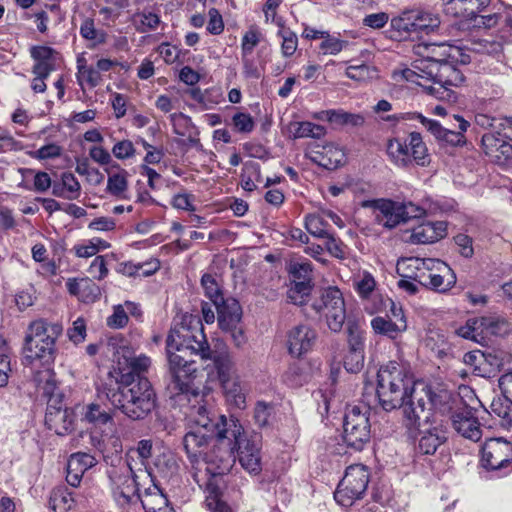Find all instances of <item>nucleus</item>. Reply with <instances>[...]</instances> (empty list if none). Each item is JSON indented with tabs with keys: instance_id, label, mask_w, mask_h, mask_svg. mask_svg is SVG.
Masks as SVG:
<instances>
[{
	"instance_id": "2f4dec72",
	"label": "nucleus",
	"mask_w": 512,
	"mask_h": 512,
	"mask_svg": "<svg viewBox=\"0 0 512 512\" xmlns=\"http://www.w3.org/2000/svg\"><path fill=\"white\" fill-rule=\"evenodd\" d=\"M485 368L480 370L482 377L489 378L499 372L505 366L512 364V353L501 348H494L484 351Z\"/></svg>"
},
{
	"instance_id": "79ce46f5",
	"label": "nucleus",
	"mask_w": 512,
	"mask_h": 512,
	"mask_svg": "<svg viewBox=\"0 0 512 512\" xmlns=\"http://www.w3.org/2000/svg\"><path fill=\"white\" fill-rule=\"evenodd\" d=\"M387 154L391 161L399 167H408L411 165L410 153H408V144L400 139H391L387 144Z\"/></svg>"
},
{
	"instance_id": "8fccbe9b",
	"label": "nucleus",
	"mask_w": 512,
	"mask_h": 512,
	"mask_svg": "<svg viewBox=\"0 0 512 512\" xmlns=\"http://www.w3.org/2000/svg\"><path fill=\"white\" fill-rule=\"evenodd\" d=\"M312 291V283L309 281H293L288 290L287 297L295 305H304Z\"/></svg>"
},
{
	"instance_id": "72a5a7b5",
	"label": "nucleus",
	"mask_w": 512,
	"mask_h": 512,
	"mask_svg": "<svg viewBox=\"0 0 512 512\" xmlns=\"http://www.w3.org/2000/svg\"><path fill=\"white\" fill-rule=\"evenodd\" d=\"M33 382L38 391H40L44 397L48 398V405L51 404L52 401L56 402L54 397L57 396L56 392L58 387L55 373L50 365H46L44 369L36 371L33 375Z\"/></svg>"
},
{
	"instance_id": "473e14b6",
	"label": "nucleus",
	"mask_w": 512,
	"mask_h": 512,
	"mask_svg": "<svg viewBox=\"0 0 512 512\" xmlns=\"http://www.w3.org/2000/svg\"><path fill=\"white\" fill-rule=\"evenodd\" d=\"M387 306H389L387 319H392V321L396 323L407 324V320L402 307L389 298L384 299L380 295L373 296V298L368 300L366 303L365 310L369 314H375L383 311Z\"/></svg>"
},
{
	"instance_id": "423d86ee",
	"label": "nucleus",
	"mask_w": 512,
	"mask_h": 512,
	"mask_svg": "<svg viewBox=\"0 0 512 512\" xmlns=\"http://www.w3.org/2000/svg\"><path fill=\"white\" fill-rule=\"evenodd\" d=\"M214 366L227 406L231 409H245L248 389L237 374L231 356L222 354L215 357Z\"/></svg>"
},
{
	"instance_id": "864d4df0",
	"label": "nucleus",
	"mask_w": 512,
	"mask_h": 512,
	"mask_svg": "<svg viewBox=\"0 0 512 512\" xmlns=\"http://www.w3.org/2000/svg\"><path fill=\"white\" fill-rule=\"evenodd\" d=\"M406 119V120H418L426 129L434 135L437 139L441 140L442 137H445V133L447 128H444L439 122L428 119L420 113H405L402 114L397 119Z\"/></svg>"
},
{
	"instance_id": "4d7b16f0",
	"label": "nucleus",
	"mask_w": 512,
	"mask_h": 512,
	"mask_svg": "<svg viewBox=\"0 0 512 512\" xmlns=\"http://www.w3.org/2000/svg\"><path fill=\"white\" fill-rule=\"evenodd\" d=\"M442 441L443 438L437 433L436 429L428 430L419 439L418 451L425 455L434 454Z\"/></svg>"
},
{
	"instance_id": "7ed1b4c3",
	"label": "nucleus",
	"mask_w": 512,
	"mask_h": 512,
	"mask_svg": "<svg viewBox=\"0 0 512 512\" xmlns=\"http://www.w3.org/2000/svg\"><path fill=\"white\" fill-rule=\"evenodd\" d=\"M412 400L405 406V426L418 429L430 421L432 410L440 414L453 413L458 397L445 389H433L424 382L414 388Z\"/></svg>"
},
{
	"instance_id": "a18cd8bd",
	"label": "nucleus",
	"mask_w": 512,
	"mask_h": 512,
	"mask_svg": "<svg viewBox=\"0 0 512 512\" xmlns=\"http://www.w3.org/2000/svg\"><path fill=\"white\" fill-rule=\"evenodd\" d=\"M71 493L65 487L54 488L50 494L49 506L55 512H67L73 506Z\"/></svg>"
},
{
	"instance_id": "412c9836",
	"label": "nucleus",
	"mask_w": 512,
	"mask_h": 512,
	"mask_svg": "<svg viewBox=\"0 0 512 512\" xmlns=\"http://www.w3.org/2000/svg\"><path fill=\"white\" fill-rule=\"evenodd\" d=\"M347 330L348 351L343 364L348 372L357 373L364 365V336L355 324H349Z\"/></svg>"
},
{
	"instance_id": "603ef678",
	"label": "nucleus",
	"mask_w": 512,
	"mask_h": 512,
	"mask_svg": "<svg viewBox=\"0 0 512 512\" xmlns=\"http://www.w3.org/2000/svg\"><path fill=\"white\" fill-rule=\"evenodd\" d=\"M481 329L483 330L484 343L488 336L501 335L507 332V322L500 317H480Z\"/></svg>"
},
{
	"instance_id": "a19ab883",
	"label": "nucleus",
	"mask_w": 512,
	"mask_h": 512,
	"mask_svg": "<svg viewBox=\"0 0 512 512\" xmlns=\"http://www.w3.org/2000/svg\"><path fill=\"white\" fill-rule=\"evenodd\" d=\"M409 146L411 149V164L414 162L419 166L425 167L430 163V155L427 147L423 142L422 136L418 132L409 134Z\"/></svg>"
},
{
	"instance_id": "e2e57ef3",
	"label": "nucleus",
	"mask_w": 512,
	"mask_h": 512,
	"mask_svg": "<svg viewBox=\"0 0 512 512\" xmlns=\"http://www.w3.org/2000/svg\"><path fill=\"white\" fill-rule=\"evenodd\" d=\"M201 284L204 289L205 295L211 300L214 306L225 301L221 295L220 288L215 278L210 274L202 276Z\"/></svg>"
},
{
	"instance_id": "2eb2a0df",
	"label": "nucleus",
	"mask_w": 512,
	"mask_h": 512,
	"mask_svg": "<svg viewBox=\"0 0 512 512\" xmlns=\"http://www.w3.org/2000/svg\"><path fill=\"white\" fill-rule=\"evenodd\" d=\"M504 133L501 134L499 131L487 132L482 136V146L485 154L498 165L506 166L512 164V144L507 139L510 135L506 131L508 128L512 129V122L508 119L504 123H500Z\"/></svg>"
},
{
	"instance_id": "e433bc0d",
	"label": "nucleus",
	"mask_w": 512,
	"mask_h": 512,
	"mask_svg": "<svg viewBox=\"0 0 512 512\" xmlns=\"http://www.w3.org/2000/svg\"><path fill=\"white\" fill-rule=\"evenodd\" d=\"M440 207L431 201H426L422 205L413 202H400V211L403 214V223L410 219L420 218L426 215H435Z\"/></svg>"
},
{
	"instance_id": "052dcab7",
	"label": "nucleus",
	"mask_w": 512,
	"mask_h": 512,
	"mask_svg": "<svg viewBox=\"0 0 512 512\" xmlns=\"http://www.w3.org/2000/svg\"><path fill=\"white\" fill-rule=\"evenodd\" d=\"M354 287L361 298L368 299L375 290L376 281L370 273L363 272L355 278Z\"/></svg>"
},
{
	"instance_id": "aec40b11",
	"label": "nucleus",
	"mask_w": 512,
	"mask_h": 512,
	"mask_svg": "<svg viewBox=\"0 0 512 512\" xmlns=\"http://www.w3.org/2000/svg\"><path fill=\"white\" fill-rule=\"evenodd\" d=\"M428 265L430 266L425 274L426 279L421 285L438 292H445L454 286L456 276L445 262L431 258Z\"/></svg>"
},
{
	"instance_id": "f03ea898",
	"label": "nucleus",
	"mask_w": 512,
	"mask_h": 512,
	"mask_svg": "<svg viewBox=\"0 0 512 512\" xmlns=\"http://www.w3.org/2000/svg\"><path fill=\"white\" fill-rule=\"evenodd\" d=\"M415 382L409 368L396 361L380 367L377 374V396L384 410L402 409L405 422V406L412 400Z\"/></svg>"
},
{
	"instance_id": "58836bf2",
	"label": "nucleus",
	"mask_w": 512,
	"mask_h": 512,
	"mask_svg": "<svg viewBox=\"0 0 512 512\" xmlns=\"http://www.w3.org/2000/svg\"><path fill=\"white\" fill-rule=\"evenodd\" d=\"M170 121L175 134L187 137L192 144H196L198 131L191 118L183 113H173L170 115Z\"/></svg>"
},
{
	"instance_id": "6ab92c4d",
	"label": "nucleus",
	"mask_w": 512,
	"mask_h": 512,
	"mask_svg": "<svg viewBox=\"0 0 512 512\" xmlns=\"http://www.w3.org/2000/svg\"><path fill=\"white\" fill-rule=\"evenodd\" d=\"M362 206L372 208L375 222L386 229H393L403 223L400 202L382 198L364 201Z\"/></svg>"
},
{
	"instance_id": "4c0bfd02",
	"label": "nucleus",
	"mask_w": 512,
	"mask_h": 512,
	"mask_svg": "<svg viewBox=\"0 0 512 512\" xmlns=\"http://www.w3.org/2000/svg\"><path fill=\"white\" fill-rule=\"evenodd\" d=\"M371 327L376 334L396 339L407 330L408 325L396 323L386 317L377 316L371 320Z\"/></svg>"
},
{
	"instance_id": "774afa93",
	"label": "nucleus",
	"mask_w": 512,
	"mask_h": 512,
	"mask_svg": "<svg viewBox=\"0 0 512 512\" xmlns=\"http://www.w3.org/2000/svg\"><path fill=\"white\" fill-rule=\"evenodd\" d=\"M283 380L290 387H299L307 382L308 374L299 365H291L283 375Z\"/></svg>"
},
{
	"instance_id": "680f3d73",
	"label": "nucleus",
	"mask_w": 512,
	"mask_h": 512,
	"mask_svg": "<svg viewBox=\"0 0 512 512\" xmlns=\"http://www.w3.org/2000/svg\"><path fill=\"white\" fill-rule=\"evenodd\" d=\"M205 504L210 512H233L225 501L221 499L216 487H208Z\"/></svg>"
},
{
	"instance_id": "f8f14e48",
	"label": "nucleus",
	"mask_w": 512,
	"mask_h": 512,
	"mask_svg": "<svg viewBox=\"0 0 512 512\" xmlns=\"http://www.w3.org/2000/svg\"><path fill=\"white\" fill-rule=\"evenodd\" d=\"M221 444L225 446L221 461L224 460V457L230 458L233 451L237 450L239 462L248 473L258 475L261 472V447L256 437L247 439L242 429L239 437H237L235 441L225 439V442Z\"/></svg>"
},
{
	"instance_id": "f3484780",
	"label": "nucleus",
	"mask_w": 512,
	"mask_h": 512,
	"mask_svg": "<svg viewBox=\"0 0 512 512\" xmlns=\"http://www.w3.org/2000/svg\"><path fill=\"white\" fill-rule=\"evenodd\" d=\"M440 21L429 12L410 11L403 13L402 16L393 18L391 26L403 32H425L430 33L438 28Z\"/></svg>"
},
{
	"instance_id": "393cba45",
	"label": "nucleus",
	"mask_w": 512,
	"mask_h": 512,
	"mask_svg": "<svg viewBox=\"0 0 512 512\" xmlns=\"http://www.w3.org/2000/svg\"><path fill=\"white\" fill-rule=\"evenodd\" d=\"M447 235L445 221L422 222L411 229L408 242L411 244H430L443 239Z\"/></svg>"
},
{
	"instance_id": "1a4fd4ad",
	"label": "nucleus",
	"mask_w": 512,
	"mask_h": 512,
	"mask_svg": "<svg viewBox=\"0 0 512 512\" xmlns=\"http://www.w3.org/2000/svg\"><path fill=\"white\" fill-rule=\"evenodd\" d=\"M311 306L316 313L324 317L331 332L338 333L342 330L346 320V308L343 295L337 287L324 289L319 298L313 300Z\"/></svg>"
},
{
	"instance_id": "69168bd1",
	"label": "nucleus",
	"mask_w": 512,
	"mask_h": 512,
	"mask_svg": "<svg viewBox=\"0 0 512 512\" xmlns=\"http://www.w3.org/2000/svg\"><path fill=\"white\" fill-rule=\"evenodd\" d=\"M346 76L352 80L365 82L376 75V70L366 64L350 65L347 67Z\"/></svg>"
},
{
	"instance_id": "5fc2aeb1",
	"label": "nucleus",
	"mask_w": 512,
	"mask_h": 512,
	"mask_svg": "<svg viewBox=\"0 0 512 512\" xmlns=\"http://www.w3.org/2000/svg\"><path fill=\"white\" fill-rule=\"evenodd\" d=\"M329 224L323 215L321 214H308L305 217V228L314 237L324 238L327 236Z\"/></svg>"
},
{
	"instance_id": "9b49d317",
	"label": "nucleus",
	"mask_w": 512,
	"mask_h": 512,
	"mask_svg": "<svg viewBox=\"0 0 512 512\" xmlns=\"http://www.w3.org/2000/svg\"><path fill=\"white\" fill-rule=\"evenodd\" d=\"M369 409L366 406L347 408L343 422V439L348 447L361 450L370 439Z\"/></svg>"
},
{
	"instance_id": "c85d7f7f",
	"label": "nucleus",
	"mask_w": 512,
	"mask_h": 512,
	"mask_svg": "<svg viewBox=\"0 0 512 512\" xmlns=\"http://www.w3.org/2000/svg\"><path fill=\"white\" fill-rule=\"evenodd\" d=\"M215 307L218 314V325L222 331L225 332L241 324L242 308L237 300L226 299Z\"/></svg>"
},
{
	"instance_id": "f704fd0d",
	"label": "nucleus",
	"mask_w": 512,
	"mask_h": 512,
	"mask_svg": "<svg viewBox=\"0 0 512 512\" xmlns=\"http://www.w3.org/2000/svg\"><path fill=\"white\" fill-rule=\"evenodd\" d=\"M33 382L38 391H40L44 397L48 398V405L51 404L52 401L56 402L54 397L57 396L56 392L58 387L55 373L50 365H46L44 369L36 371L33 375Z\"/></svg>"
},
{
	"instance_id": "6e6552de",
	"label": "nucleus",
	"mask_w": 512,
	"mask_h": 512,
	"mask_svg": "<svg viewBox=\"0 0 512 512\" xmlns=\"http://www.w3.org/2000/svg\"><path fill=\"white\" fill-rule=\"evenodd\" d=\"M168 347H181L194 355H200L202 359L211 358V350L203 331V326L198 319H194V324H184L173 327L166 339Z\"/></svg>"
},
{
	"instance_id": "a211bd4d",
	"label": "nucleus",
	"mask_w": 512,
	"mask_h": 512,
	"mask_svg": "<svg viewBox=\"0 0 512 512\" xmlns=\"http://www.w3.org/2000/svg\"><path fill=\"white\" fill-rule=\"evenodd\" d=\"M116 362L120 373V383L129 384L134 381V376H139L148 370L151 360L146 355L134 356L133 351L127 347H121L117 351Z\"/></svg>"
},
{
	"instance_id": "0eeeda50",
	"label": "nucleus",
	"mask_w": 512,
	"mask_h": 512,
	"mask_svg": "<svg viewBox=\"0 0 512 512\" xmlns=\"http://www.w3.org/2000/svg\"><path fill=\"white\" fill-rule=\"evenodd\" d=\"M191 421L195 428H202V431L215 433L217 441L221 444L225 439L235 441L242 431V425L233 416L227 418L224 415H216L206 406L194 407L191 414Z\"/></svg>"
},
{
	"instance_id": "c03bdc74",
	"label": "nucleus",
	"mask_w": 512,
	"mask_h": 512,
	"mask_svg": "<svg viewBox=\"0 0 512 512\" xmlns=\"http://www.w3.org/2000/svg\"><path fill=\"white\" fill-rule=\"evenodd\" d=\"M456 334L464 339L484 344L480 317L469 318L464 325L456 329Z\"/></svg>"
},
{
	"instance_id": "de8ad7c7",
	"label": "nucleus",
	"mask_w": 512,
	"mask_h": 512,
	"mask_svg": "<svg viewBox=\"0 0 512 512\" xmlns=\"http://www.w3.org/2000/svg\"><path fill=\"white\" fill-rule=\"evenodd\" d=\"M132 22L139 33H146L148 31L155 30L159 26L161 20L159 15L151 11H141L133 14Z\"/></svg>"
},
{
	"instance_id": "39448f33",
	"label": "nucleus",
	"mask_w": 512,
	"mask_h": 512,
	"mask_svg": "<svg viewBox=\"0 0 512 512\" xmlns=\"http://www.w3.org/2000/svg\"><path fill=\"white\" fill-rule=\"evenodd\" d=\"M62 332L63 327L59 323L43 319L33 321L25 337L26 358L31 362L40 360L45 365H51L56 358V340Z\"/></svg>"
},
{
	"instance_id": "c756f323",
	"label": "nucleus",
	"mask_w": 512,
	"mask_h": 512,
	"mask_svg": "<svg viewBox=\"0 0 512 512\" xmlns=\"http://www.w3.org/2000/svg\"><path fill=\"white\" fill-rule=\"evenodd\" d=\"M108 173L107 192L117 200H127L128 195V172L119 168L117 164L106 169Z\"/></svg>"
},
{
	"instance_id": "4468645a",
	"label": "nucleus",
	"mask_w": 512,
	"mask_h": 512,
	"mask_svg": "<svg viewBox=\"0 0 512 512\" xmlns=\"http://www.w3.org/2000/svg\"><path fill=\"white\" fill-rule=\"evenodd\" d=\"M484 468L492 471L512 470V443L502 437L486 440L481 451Z\"/></svg>"
},
{
	"instance_id": "338daca9",
	"label": "nucleus",
	"mask_w": 512,
	"mask_h": 512,
	"mask_svg": "<svg viewBox=\"0 0 512 512\" xmlns=\"http://www.w3.org/2000/svg\"><path fill=\"white\" fill-rule=\"evenodd\" d=\"M94 464V457L82 452L72 454L67 463L71 470H77V472L82 473H85V471L91 468Z\"/></svg>"
},
{
	"instance_id": "49530a36",
	"label": "nucleus",
	"mask_w": 512,
	"mask_h": 512,
	"mask_svg": "<svg viewBox=\"0 0 512 512\" xmlns=\"http://www.w3.org/2000/svg\"><path fill=\"white\" fill-rule=\"evenodd\" d=\"M188 94L203 110L212 109L220 102L221 98L220 92L216 89L202 91L200 88H192Z\"/></svg>"
},
{
	"instance_id": "20e7f679",
	"label": "nucleus",
	"mask_w": 512,
	"mask_h": 512,
	"mask_svg": "<svg viewBox=\"0 0 512 512\" xmlns=\"http://www.w3.org/2000/svg\"><path fill=\"white\" fill-rule=\"evenodd\" d=\"M117 390L105 387V398L132 420L143 419L155 406V394L148 379L122 384Z\"/></svg>"
},
{
	"instance_id": "09e8293b",
	"label": "nucleus",
	"mask_w": 512,
	"mask_h": 512,
	"mask_svg": "<svg viewBox=\"0 0 512 512\" xmlns=\"http://www.w3.org/2000/svg\"><path fill=\"white\" fill-rule=\"evenodd\" d=\"M265 39L264 34L257 25H251L241 39V54L252 55L254 49Z\"/></svg>"
},
{
	"instance_id": "13d9d810",
	"label": "nucleus",
	"mask_w": 512,
	"mask_h": 512,
	"mask_svg": "<svg viewBox=\"0 0 512 512\" xmlns=\"http://www.w3.org/2000/svg\"><path fill=\"white\" fill-rule=\"evenodd\" d=\"M278 25L280 26V29L277 32V36L282 39V55L284 57H290L295 53L298 47L297 35L289 28L284 27L282 24L278 23Z\"/></svg>"
},
{
	"instance_id": "6e6d98bb",
	"label": "nucleus",
	"mask_w": 512,
	"mask_h": 512,
	"mask_svg": "<svg viewBox=\"0 0 512 512\" xmlns=\"http://www.w3.org/2000/svg\"><path fill=\"white\" fill-rule=\"evenodd\" d=\"M108 247L109 244L106 241L95 237L81 244L75 245L73 249L76 256L80 258H89L96 255L100 250L107 249Z\"/></svg>"
},
{
	"instance_id": "b1692460",
	"label": "nucleus",
	"mask_w": 512,
	"mask_h": 512,
	"mask_svg": "<svg viewBox=\"0 0 512 512\" xmlns=\"http://www.w3.org/2000/svg\"><path fill=\"white\" fill-rule=\"evenodd\" d=\"M213 437H215V433L202 431V428H194L186 433L183 445L192 462H197L200 458L207 463L214 462L213 457L205 451Z\"/></svg>"
},
{
	"instance_id": "4be33fe9",
	"label": "nucleus",
	"mask_w": 512,
	"mask_h": 512,
	"mask_svg": "<svg viewBox=\"0 0 512 512\" xmlns=\"http://www.w3.org/2000/svg\"><path fill=\"white\" fill-rule=\"evenodd\" d=\"M451 422L453 429L462 437L474 442L481 439V425L470 407L456 409L451 415Z\"/></svg>"
},
{
	"instance_id": "bf43d9fd",
	"label": "nucleus",
	"mask_w": 512,
	"mask_h": 512,
	"mask_svg": "<svg viewBox=\"0 0 512 512\" xmlns=\"http://www.w3.org/2000/svg\"><path fill=\"white\" fill-rule=\"evenodd\" d=\"M77 81L82 87L83 83H87L90 87H96L101 81L100 72L92 67H87L83 64V60L79 59L77 62Z\"/></svg>"
},
{
	"instance_id": "ddd939ff",
	"label": "nucleus",
	"mask_w": 512,
	"mask_h": 512,
	"mask_svg": "<svg viewBox=\"0 0 512 512\" xmlns=\"http://www.w3.org/2000/svg\"><path fill=\"white\" fill-rule=\"evenodd\" d=\"M166 353L169 372L175 388L179 392H187L197 373L196 362L192 358L194 354H190L184 348L168 347L167 345Z\"/></svg>"
},
{
	"instance_id": "9d476101",
	"label": "nucleus",
	"mask_w": 512,
	"mask_h": 512,
	"mask_svg": "<svg viewBox=\"0 0 512 512\" xmlns=\"http://www.w3.org/2000/svg\"><path fill=\"white\" fill-rule=\"evenodd\" d=\"M368 483L369 472L366 466H349L334 493L336 502L341 506L350 507L356 500L362 498Z\"/></svg>"
},
{
	"instance_id": "c9c22d12",
	"label": "nucleus",
	"mask_w": 512,
	"mask_h": 512,
	"mask_svg": "<svg viewBox=\"0 0 512 512\" xmlns=\"http://www.w3.org/2000/svg\"><path fill=\"white\" fill-rule=\"evenodd\" d=\"M491 0H450L446 11L455 17L464 18L482 12Z\"/></svg>"
},
{
	"instance_id": "dca6fc26",
	"label": "nucleus",
	"mask_w": 512,
	"mask_h": 512,
	"mask_svg": "<svg viewBox=\"0 0 512 512\" xmlns=\"http://www.w3.org/2000/svg\"><path fill=\"white\" fill-rule=\"evenodd\" d=\"M110 479L113 498L120 507H125L140 497L137 495L136 481L129 463L113 469Z\"/></svg>"
},
{
	"instance_id": "ea45409f",
	"label": "nucleus",
	"mask_w": 512,
	"mask_h": 512,
	"mask_svg": "<svg viewBox=\"0 0 512 512\" xmlns=\"http://www.w3.org/2000/svg\"><path fill=\"white\" fill-rule=\"evenodd\" d=\"M139 498L145 512H157L168 505L166 496L156 485L145 489L144 494Z\"/></svg>"
},
{
	"instance_id": "5701e85b",
	"label": "nucleus",
	"mask_w": 512,
	"mask_h": 512,
	"mask_svg": "<svg viewBox=\"0 0 512 512\" xmlns=\"http://www.w3.org/2000/svg\"><path fill=\"white\" fill-rule=\"evenodd\" d=\"M305 157L326 169H335L343 163L345 154L334 144L311 143L305 150Z\"/></svg>"
},
{
	"instance_id": "a878e982",
	"label": "nucleus",
	"mask_w": 512,
	"mask_h": 512,
	"mask_svg": "<svg viewBox=\"0 0 512 512\" xmlns=\"http://www.w3.org/2000/svg\"><path fill=\"white\" fill-rule=\"evenodd\" d=\"M317 334L308 325H298L290 330L288 334L289 352L294 356H301L308 352L315 343Z\"/></svg>"
},
{
	"instance_id": "3c124183",
	"label": "nucleus",
	"mask_w": 512,
	"mask_h": 512,
	"mask_svg": "<svg viewBox=\"0 0 512 512\" xmlns=\"http://www.w3.org/2000/svg\"><path fill=\"white\" fill-rule=\"evenodd\" d=\"M80 35L91 41L93 46L104 44L107 40V33L97 29L92 18H85L80 26Z\"/></svg>"
},
{
	"instance_id": "f257e3e1",
	"label": "nucleus",
	"mask_w": 512,
	"mask_h": 512,
	"mask_svg": "<svg viewBox=\"0 0 512 512\" xmlns=\"http://www.w3.org/2000/svg\"><path fill=\"white\" fill-rule=\"evenodd\" d=\"M394 76L415 83L428 94L449 102L456 100L452 87H458L464 81L462 72L453 64L432 58L416 60L411 68L401 69Z\"/></svg>"
},
{
	"instance_id": "0e129e2a",
	"label": "nucleus",
	"mask_w": 512,
	"mask_h": 512,
	"mask_svg": "<svg viewBox=\"0 0 512 512\" xmlns=\"http://www.w3.org/2000/svg\"><path fill=\"white\" fill-rule=\"evenodd\" d=\"M491 413L501 419L500 424L503 427L510 428L512 426V405L504 404L501 399L492 401L490 405Z\"/></svg>"
},
{
	"instance_id": "7c9ffc66",
	"label": "nucleus",
	"mask_w": 512,
	"mask_h": 512,
	"mask_svg": "<svg viewBox=\"0 0 512 512\" xmlns=\"http://www.w3.org/2000/svg\"><path fill=\"white\" fill-rule=\"evenodd\" d=\"M105 388L99 392L98 400L88 404L83 413V419L95 427H101L113 422L111 409L102 401V393L105 395Z\"/></svg>"
},
{
	"instance_id": "bb28decb",
	"label": "nucleus",
	"mask_w": 512,
	"mask_h": 512,
	"mask_svg": "<svg viewBox=\"0 0 512 512\" xmlns=\"http://www.w3.org/2000/svg\"><path fill=\"white\" fill-rule=\"evenodd\" d=\"M45 423L50 430L58 435H65L73 428L74 416L72 411L49 404L45 415Z\"/></svg>"
},
{
	"instance_id": "cd10ccee",
	"label": "nucleus",
	"mask_w": 512,
	"mask_h": 512,
	"mask_svg": "<svg viewBox=\"0 0 512 512\" xmlns=\"http://www.w3.org/2000/svg\"><path fill=\"white\" fill-rule=\"evenodd\" d=\"M431 258L408 257L397 262V272L402 278L412 279L422 284L425 280L426 271L429 269L428 261Z\"/></svg>"
},
{
	"instance_id": "37998d69",
	"label": "nucleus",
	"mask_w": 512,
	"mask_h": 512,
	"mask_svg": "<svg viewBox=\"0 0 512 512\" xmlns=\"http://www.w3.org/2000/svg\"><path fill=\"white\" fill-rule=\"evenodd\" d=\"M289 132L293 138H321L325 135V128L309 121L292 122L289 125Z\"/></svg>"
}]
</instances>
